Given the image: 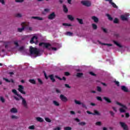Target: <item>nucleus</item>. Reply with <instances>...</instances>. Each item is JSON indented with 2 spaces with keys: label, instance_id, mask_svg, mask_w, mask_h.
<instances>
[{
  "label": "nucleus",
  "instance_id": "2eb2a0df",
  "mask_svg": "<svg viewBox=\"0 0 130 130\" xmlns=\"http://www.w3.org/2000/svg\"><path fill=\"white\" fill-rule=\"evenodd\" d=\"M49 78H50L51 81L52 82V83H54L55 82V79H54V77L53 76V75H50L49 76Z\"/></svg>",
  "mask_w": 130,
  "mask_h": 130
},
{
  "label": "nucleus",
  "instance_id": "bf43d9fd",
  "mask_svg": "<svg viewBox=\"0 0 130 130\" xmlns=\"http://www.w3.org/2000/svg\"><path fill=\"white\" fill-rule=\"evenodd\" d=\"M125 117H126V118H128V117H129V113H125Z\"/></svg>",
  "mask_w": 130,
  "mask_h": 130
},
{
  "label": "nucleus",
  "instance_id": "c85d7f7f",
  "mask_svg": "<svg viewBox=\"0 0 130 130\" xmlns=\"http://www.w3.org/2000/svg\"><path fill=\"white\" fill-rule=\"evenodd\" d=\"M74 102L75 104H77L78 105H81L82 104V103L80 101H77V100H75Z\"/></svg>",
  "mask_w": 130,
  "mask_h": 130
},
{
  "label": "nucleus",
  "instance_id": "9b49d317",
  "mask_svg": "<svg viewBox=\"0 0 130 130\" xmlns=\"http://www.w3.org/2000/svg\"><path fill=\"white\" fill-rule=\"evenodd\" d=\"M21 25H22V28H18L17 29L18 32H22L24 29H25V25H26V23L25 22H22Z\"/></svg>",
  "mask_w": 130,
  "mask_h": 130
},
{
  "label": "nucleus",
  "instance_id": "cd10ccee",
  "mask_svg": "<svg viewBox=\"0 0 130 130\" xmlns=\"http://www.w3.org/2000/svg\"><path fill=\"white\" fill-rule=\"evenodd\" d=\"M106 16H107V17H108V18L110 21H112V20H113V18H112L111 17V16H110V15H109V14H107Z\"/></svg>",
  "mask_w": 130,
  "mask_h": 130
},
{
  "label": "nucleus",
  "instance_id": "412c9836",
  "mask_svg": "<svg viewBox=\"0 0 130 130\" xmlns=\"http://www.w3.org/2000/svg\"><path fill=\"white\" fill-rule=\"evenodd\" d=\"M113 42L114 43V44H115V45H117V46H118V47H120V48H121V47H122V46H121L120 44L118 43L116 41H113Z\"/></svg>",
  "mask_w": 130,
  "mask_h": 130
},
{
  "label": "nucleus",
  "instance_id": "aec40b11",
  "mask_svg": "<svg viewBox=\"0 0 130 130\" xmlns=\"http://www.w3.org/2000/svg\"><path fill=\"white\" fill-rule=\"evenodd\" d=\"M110 5H112V7H113L115 9H117V6H116V4L115 3L112 2L111 0L110 1Z\"/></svg>",
  "mask_w": 130,
  "mask_h": 130
},
{
  "label": "nucleus",
  "instance_id": "393cba45",
  "mask_svg": "<svg viewBox=\"0 0 130 130\" xmlns=\"http://www.w3.org/2000/svg\"><path fill=\"white\" fill-rule=\"evenodd\" d=\"M121 19L122 21H127V17L124 15H121Z\"/></svg>",
  "mask_w": 130,
  "mask_h": 130
},
{
  "label": "nucleus",
  "instance_id": "680f3d73",
  "mask_svg": "<svg viewBox=\"0 0 130 130\" xmlns=\"http://www.w3.org/2000/svg\"><path fill=\"white\" fill-rule=\"evenodd\" d=\"M67 35H69V36H72V35L73 34V33H72L71 32L68 31L67 32Z\"/></svg>",
  "mask_w": 130,
  "mask_h": 130
},
{
  "label": "nucleus",
  "instance_id": "ddd939ff",
  "mask_svg": "<svg viewBox=\"0 0 130 130\" xmlns=\"http://www.w3.org/2000/svg\"><path fill=\"white\" fill-rule=\"evenodd\" d=\"M31 19H35L36 20H38L39 21H42L43 18L42 17H40L38 16H32Z\"/></svg>",
  "mask_w": 130,
  "mask_h": 130
},
{
  "label": "nucleus",
  "instance_id": "603ef678",
  "mask_svg": "<svg viewBox=\"0 0 130 130\" xmlns=\"http://www.w3.org/2000/svg\"><path fill=\"white\" fill-rule=\"evenodd\" d=\"M70 114H71L72 115H75V114H76V112H75V111H71Z\"/></svg>",
  "mask_w": 130,
  "mask_h": 130
},
{
  "label": "nucleus",
  "instance_id": "8fccbe9b",
  "mask_svg": "<svg viewBox=\"0 0 130 130\" xmlns=\"http://www.w3.org/2000/svg\"><path fill=\"white\" fill-rule=\"evenodd\" d=\"M16 17H17V18H21V17H22V15L18 13L16 15Z\"/></svg>",
  "mask_w": 130,
  "mask_h": 130
},
{
  "label": "nucleus",
  "instance_id": "de8ad7c7",
  "mask_svg": "<svg viewBox=\"0 0 130 130\" xmlns=\"http://www.w3.org/2000/svg\"><path fill=\"white\" fill-rule=\"evenodd\" d=\"M38 81L41 85H42V84H43V82H42V80H41V79L39 78V79H38Z\"/></svg>",
  "mask_w": 130,
  "mask_h": 130
},
{
  "label": "nucleus",
  "instance_id": "dca6fc26",
  "mask_svg": "<svg viewBox=\"0 0 130 130\" xmlns=\"http://www.w3.org/2000/svg\"><path fill=\"white\" fill-rule=\"evenodd\" d=\"M10 112L11 113H17V112H18V110H17L16 108H13L10 110Z\"/></svg>",
  "mask_w": 130,
  "mask_h": 130
},
{
  "label": "nucleus",
  "instance_id": "13d9d810",
  "mask_svg": "<svg viewBox=\"0 0 130 130\" xmlns=\"http://www.w3.org/2000/svg\"><path fill=\"white\" fill-rule=\"evenodd\" d=\"M14 98L15 99V100H16V101H20V99L18 97L14 96Z\"/></svg>",
  "mask_w": 130,
  "mask_h": 130
},
{
  "label": "nucleus",
  "instance_id": "473e14b6",
  "mask_svg": "<svg viewBox=\"0 0 130 130\" xmlns=\"http://www.w3.org/2000/svg\"><path fill=\"white\" fill-rule=\"evenodd\" d=\"M63 26H68V27H71L72 24H69V23H62Z\"/></svg>",
  "mask_w": 130,
  "mask_h": 130
},
{
  "label": "nucleus",
  "instance_id": "052dcab7",
  "mask_svg": "<svg viewBox=\"0 0 130 130\" xmlns=\"http://www.w3.org/2000/svg\"><path fill=\"white\" fill-rule=\"evenodd\" d=\"M0 3H2L3 5L6 4V3L5 2V0H0Z\"/></svg>",
  "mask_w": 130,
  "mask_h": 130
},
{
  "label": "nucleus",
  "instance_id": "423d86ee",
  "mask_svg": "<svg viewBox=\"0 0 130 130\" xmlns=\"http://www.w3.org/2000/svg\"><path fill=\"white\" fill-rule=\"evenodd\" d=\"M18 90L19 92L23 94V95H26V92L24 91V86L21 85H18Z\"/></svg>",
  "mask_w": 130,
  "mask_h": 130
},
{
  "label": "nucleus",
  "instance_id": "c9c22d12",
  "mask_svg": "<svg viewBox=\"0 0 130 130\" xmlns=\"http://www.w3.org/2000/svg\"><path fill=\"white\" fill-rule=\"evenodd\" d=\"M92 26L94 30H96L97 29V25H96L95 24L93 23L92 24Z\"/></svg>",
  "mask_w": 130,
  "mask_h": 130
},
{
  "label": "nucleus",
  "instance_id": "e433bc0d",
  "mask_svg": "<svg viewBox=\"0 0 130 130\" xmlns=\"http://www.w3.org/2000/svg\"><path fill=\"white\" fill-rule=\"evenodd\" d=\"M96 88H97V91H98V92H102V88L101 87H100V86H97Z\"/></svg>",
  "mask_w": 130,
  "mask_h": 130
},
{
  "label": "nucleus",
  "instance_id": "e2e57ef3",
  "mask_svg": "<svg viewBox=\"0 0 130 130\" xmlns=\"http://www.w3.org/2000/svg\"><path fill=\"white\" fill-rule=\"evenodd\" d=\"M90 75H91V76H96V74H95L94 73L92 72H89Z\"/></svg>",
  "mask_w": 130,
  "mask_h": 130
},
{
  "label": "nucleus",
  "instance_id": "20e7f679",
  "mask_svg": "<svg viewBox=\"0 0 130 130\" xmlns=\"http://www.w3.org/2000/svg\"><path fill=\"white\" fill-rule=\"evenodd\" d=\"M39 46H43V47H45V48H47V49H49V50H50L51 49V44L48 43H44V42H41L39 44Z\"/></svg>",
  "mask_w": 130,
  "mask_h": 130
},
{
  "label": "nucleus",
  "instance_id": "864d4df0",
  "mask_svg": "<svg viewBox=\"0 0 130 130\" xmlns=\"http://www.w3.org/2000/svg\"><path fill=\"white\" fill-rule=\"evenodd\" d=\"M15 2L16 3H23V2H24V0H15Z\"/></svg>",
  "mask_w": 130,
  "mask_h": 130
},
{
  "label": "nucleus",
  "instance_id": "ea45409f",
  "mask_svg": "<svg viewBox=\"0 0 130 130\" xmlns=\"http://www.w3.org/2000/svg\"><path fill=\"white\" fill-rule=\"evenodd\" d=\"M78 124H79V125H86V122H80L78 123Z\"/></svg>",
  "mask_w": 130,
  "mask_h": 130
},
{
  "label": "nucleus",
  "instance_id": "09e8293b",
  "mask_svg": "<svg viewBox=\"0 0 130 130\" xmlns=\"http://www.w3.org/2000/svg\"><path fill=\"white\" fill-rule=\"evenodd\" d=\"M43 73L45 76V78L47 79H48V77H47V75L46 74V72H45V71H43Z\"/></svg>",
  "mask_w": 130,
  "mask_h": 130
},
{
  "label": "nucleus",
  "instance_id": "79ce46f5",
  "mask_svg": "<svg viewBox=\"0 0 130 130\" xmlns=\"http://www.w3.org/2000/svg\"><path fill=\"white\" fill-rule=\"evenodd\" d=\"M64 130H72V127L70 126H67L64 128Z\"/></svg>",
  "mask_w": 130,
  "mask_h": 130
},
{
  "label": "nucleus",
  "instance_id": "9d476101",
  "mask_svg": "<svg viewBox=\"0 0 130 130\" xmlns=\"http://www.w3.org/2000/svg\"><path fill=\"white\" fill-rule=\"evenodd\" d=\"M60 99H61V101L63 102H67V101H68V98L62 94L60 95Z\"/></svg>",
  "mask_w": 130,
  "mask_h": 130
},
{
  "label": "nucleus",
  "instance_id": "338daca9",
  "mask_svg": "<svg viewBox=\"0 0 130 130\" xmlns=\"http://www.w3.org/2000/svg\"><path fill=\"white\" fill-rule=\"evenodd\" d=\"M19 50H20V51H21V50H24V47H20L19 48Z\"/></svg>",
  "mask_w": 130,
  "mask_h": 130
},
{
  "label": "nucleus",
  "instance_id": "4c0bfd02",
  "mask_svg": "<svg viewBox=\"0 0 130 130\" xmlns=\"http://www.w3.org/2000/svg\"><path fill=\"white\" fill-rule=\"evenodd\" d=\"M45 120H46L47 122H51V120H50V119H49V118L48 117H46L45 118Z\"/></svg>",
  "mask_w": 130,
  "mask_h": 130
},
{
  "label": "nucleus",
  "instance_id": "49530a36",
  "mask_svg": "<svg viewBox=\"0 0 130 130\" xmlns=\"http://www.w3.org/2000/svg\"><path fill=\"white\" fill-rule=\"evenodd\" d=\"M96 99L99 100V101L102 102V98H101V96H97Z\"/></svg>",
  "mask_w": 130,
  "mask_h": 130
},
{
  "label": "nucleus",
  "instance_id": "f03ea898",
  "mask_svg": "<svg viewBox=\"0 0 130 130\" xmlns=\"http://www.w3.org/2000/svg\"><path fill=\"white\" fill-rule=\"evenodd\" d=\"M29 52L30 54H35L36 55L38 56L39 55V50L37 48H34L32 46L29 47Z\"/></svg>",
  "mask_w": 130,
  "mask_h": 130
},
{
  "label": "nucleus",
  "instance_id": "5fc2aeb1",
  "mask_svg": "<svg viewBox=\"0 0 130 130\" xmlns=\"http://www.w3.org/2000/svg\"><path fill=\"white\" fill-rule=\"evenodd\" d=\"M64 86H65V87H66V88H68L69 89H71V86H70V85L69 84H65Z\"/></svg>",
  "mask_w": 130,
  "mask_h": 130
},
{
  "label": "nucleus",
  "instance_id": "a19ab883",
  "mask_svg": "<svg viewBox=\"0 0 130 130\" xmlns=\"http://www.w3.org/2000/svg\"><path fill=\"white\" fill-rule=\"evenodd\" d=\"M113 22L114 24H117L118 23V19L117 18H115Z\"/></svg>",
  "mask_w": 130,
  "mask_h": 130
},
{
  "label": "nucleus",
  "instance_id": "6e6552de",
  "mask_svg": "<svg viewBox=\"0 0 130 130\" xmlns=\"http://www.w3.org/2000/svg\"><path fill=\"white\" fill-rule=\"evenodd\" d=\"M120 124L124 130H128V127H127V125L125 124V123L120 122Z\"/></svg>",
  "mask_w": 130,
  "mask_h": 130
},
{
  "label": "nucleus",
  "instance_id": "69168bd1",
  "mask_svg": "<svg viewBox=\"0 0 130 130\" xmlns=\"http://www.w3.org/2000/svg\"><path fill=\"white\" fill-rule=\"evenodd\" d=\"M110 114H111V115L112 116H114V113L113 112L110 111Z\"/></svg>",
  "mask_w": 130,
  "mask_h": 130
},
{
  "label": "nucleus",
  "instance_id": "bb28decb",
  "mask_svg": "<svg viewBox=\"0 0 130 130\" xmlns=\"http://www.w3.org/2000/svg\"><path fill=\"white\" fill-rule=\"evenodd\" d=\"M92 114L93 115H100V113L98 111L95 110L94 111V113H93Z\"/></svg>",
  "mask_w": 130,
  "mask_h": 130
},
{
  "label": "nucleus",
  "instance_id": "b1692460",
  "mask_svg": "<svg viewBox=\"0 0 130 130\" xmlns=\"http://www.w3.org/2000/svg\"><path fill=\"white\" fill-rule=\"evenodd\" d=\"M67 17H68L69 20H70V21H74V20H75V18H74V17H73V16H72L71 15H68Z\"/></svg>",
  "mask_w": 130,
  "mask_h": 130
},
{
  "label": "nucleus",
  "instance_id": "c756f323",
  "mask_svg": "<svg viewBox=\"0 0 130 130\" xmlns=\"http://www.w3.org/2000/svg\"><path fill=\"white\" fill-rule=\"evenodd\" d=\"M100 44H102V45H107V46H112V44H111L103 43L101 42H100Z\"/></svg>",
  "mask_w": 130,
  "mask_h": 130
},
{
  "label": "nucleus",
  "instance_id": "774afa93",
  "mask_svg": "<svg viewBox=\"0 0 130 130\" xmlns=\"http://www.w3.org/2000/svg\"><path fill=\"white\" fill-rule=\"evenodd\" d=\"M60 129H61L60 127H57L54 129V130H60Z\"/></svg>",
  "mask_w": 130,
  "mask_h": 130
},
{
  "label": "nucleus",
  "instance_id": "f3484780",
  "mask_svg": "<svg viewBox=\"0 0 130 130\" xmlns=\"http://www.w3.org/2000/svg\"><path fill=\"white\" fill-rule=\"evenodd\" d=\"M63 11L64 13H68L69 12V9L65 5H63Z\"/></svg>",
  "mask_w": 130,
  "mask_h": 130
},
{
  "label": "nucleus",
  "instance_id": "c03bdc74",
  "mask_svg": "<svg viewBox=\"0 0 130 130\" xmlns=\"http://www.w3.org/2000/svg\"><path fill=\"white\" fill-rule=\"evenodd\" d=\"M101 29L103 30V31L105 32V33H107V30L106 29V28H104L103 27H101Z\"/></svg>",
  "mask_w": 130,
  "mask_h": 130
},
{
  "label": "nucleus",
  "instance_id": "37998d69",
  "mask_svg": "<svg viewBox=\"0 0 130 130\" xmlns=\"http://www.w3.org/2000/svg\"><path fill=\"white\" fill-rule=\"evenodd\" d=\"M81 105H82V107L83 108H85V109H87V106H86V105H85V104H84V103H81Z\"/></svg>",
  "mask_w": 130,
  "mask_h": 130
},
{
  "label": "nucleus",
  "instance_id": "4468645a",
  "mask_svg": "<svg viewBox=\"0 0 130 130\" xmlns=\"http://www.w3.org/2000/svg\"><path fill=\"white\" fill-rule=\"evenodd\" d=\"M91 19L94 21V22H95V23H98L99 21V19L96 16H92Z\"/></svg>",
  "mask_w": 130,
  "mask_h": 130
},
{
  "label": "nucleus",
  "instance_id": "2f4dec72",
  "mask_svg": "<svg viewBox=\"0 0 130 130\" xmlns=\"http://www.w3.org/2000/svg\"><path fill=\"white\" fill-rule=\"evenodd\" d=\"M29 82L31 83V84H36V81L34 79H29Z\"/></svg>",
  "mask_w": 130,
  "mask_h": 130
},
{
  "label": "nucleus",
  "instance_id": "a211bd4d",
  "mask_svg": "<svg viewBox=\"0 0 130 130\" xmlns=\"http://www.w3.org/2000/svg\"><path fill=\"white\" fill-rule=\"evenodd\" d=\"M84 76V74L83 73H77L76 74L77 78H82Z\"/></svg>",
  "mask_w": 130,
  "mask_h": 130
},
{
  "label": "nucleus",
  "instance_id": "a878e982",
  "mask_svg": "<svg viewBox=\"0 0 130 130\" xmlns=\"http://www.w3.org/2000/svg\"><path fill=\"white\" fill-rule=\"evenodd\" d=\"M4 80H5V81H6V82H7V83H14V80L13 79H11V80H9V79H7V78H4Z\"/></svg>",
  "mask_w": 130,
  "mask_h": 130
},
{
  "label": "nucleus",
  "instance_id": "6e6d98bb",
  "mask_svg": "<svg viewBox=\"0 0 130 130\" xmlns=\"http://www.w3.org/2000/svg\"><path fill=\"white\" fill-rule=\"evenodd\" d=\"M55 78H56V79H58V80H59L60 81L62 80V79L61 78H60V77L57 76V75H55Z\"/></svg>",
  "mask_w": 130,
  "mask_h": 130
},
{
  "label": "nucleus",
  "instance_id": "0e129e2a",
  "mask_svg": "<svg viewBox=\"0 0 130 130\" xmlns=\"http://www.w3.org/2000/svg\"><path fill=\"white\" fill-rule=\"evenodd\" d=\"M8 43H9V42L5 43V48H8V47H9Z\"/></svg>",
  "mask_w": 130,
  "mask_h": 130
},
{
  "label": "nucleus",
  "instance_id": "5701e85b",
  "mask_svg": "<svg viewBox=\"0 0 130 130\" xmlns=\"http://www.w3.org/2000/svg\"><path fill=\"white\" fill-rule=\"evenodd\" d=\"M76 20L78 21V22L81 25H83L84 24V22L83 21V19H80V18H76Z\"/></svg>",
  "mask_w": 130,
  "mask_h": 130
},
{
  "label": "nucleus",
  "instance_id": "a18cd8bd",
  "mask_svg": "<svg viewBox=\"0 0 130 130\" xmlns=\"http://www.w3.org/2000/svg\"><path fill=\"white\" fill-rule=\"evenodd\" d=\"M14 44L16 46V47L19 46V43L17 41H14Z\"/></svg>",
  "mask_w": 130,
  "mask_h": 130
},
{
  "label": "nucleus",
  "instance_id": "7c9ffc66",
  "mask_svg": "<svg viewBox=\"0 0 130 130\" xmlns=\"http://www.w3.org/2000/svg\"><path fill=\"white\" fill-rule=\"evenodd\" d=\"M53 104L54 105H55V106H58L59 105V103H58V102H57L56 101H53Z\"/></svg>",
  "mask_w": 130,
  "mask_h": 130
},
{
  "label": "nucleus",
  "instance_id": "7ed1b4c3",
  "mask_svg": "<svg viewBox=\"0 0 130 130\" xmlns=\"http://www.w3.org/2000/svg\"><path fill=\"white\" fill-rule=\"evenodd\" d=\"M116 104L122 107L119 109V111L121 112V113H124V112H125V110L127 109V107L125 105H124L118 102H116Z\"/></svg>",
  "mask_w": 130,
  "mask_h": 130
},
{
  "label": "nucleus",
  "instance_id": "39448f33",
  "mask_svg": "<svg viewBox=\"0 0 130 130\" xmlns=\"http://www.w3.org/2000/svg\"><path fill=\"white\" fill-rule=\"evenodd\" d=\"M37 39H38V37L34 36L31 39V40L30 41V43H31V44H33L34 43H35V44H37V43H38V40H37Z\"/></svg>",
  "mask_w": 130,
  "mask_h": 130
},
{
  "label": "nucleus",
  "instance_id": "0eeeda50",
  "mask_svg": "<svg viewBox=\"0 0 130 130\" xmlns=\"http://www.w3.org/2000/svg\"><path fill=\"white\" fill-rule=\"evenodd\" d=\"M55 17H56L55 13L52 12L48 16V18L49 20H53V19H55Z\"/></svg>",
  "mask_w": 130,
  "mask_h": 130
},
{
  "label": "nucleus",
  "instance_id": "72a5a7b5",
  "mask_svg": "<svg viewBox=\"0 0 130 130\" xmlns=\"http://www.w3.org/2000/svg\"><path fill=\"white\" fill-rule=\"evenodd\" d=\"M0 100L2 102V103H5V102H6V100H5V99L3 96L0 97Z\"/></svg>",
  "mask_w": 130,
  "mask_h": 130
},
{
  "label": "nucleus",
  "instance_id": "58836bf2",
  "mask_svg": "<svg viewBox=\"0 0 130 130\" xmlns=\"http://www.w3.org/2000/svg\"><path fill=\"white\" fill-rule=\"evenodd\" d=\"M29 129H35V126L34 125H32L31 126H29L28 127Z\"/></svg>",
  "mask_w": 130,
  "mask_h": 130
},
{
  "label": "nucleus",
  "instance_id": "f8f14e48",
  "mask_svg": "<svg viewBox=\"0 0 130 130\" xmlns=\"http://www.w3.org/2000/svg\"><path fill=\"white\" fill-rule=\"evenodd\" d=\"M121 89L122 91H123V92H125L126 93H127L128 92V89L126 88L125 86H121Z\"/></svg>",
  "mask_w": 130,
  "mask_h": 130
},
{
  "label": "nucleus",
  "instance_id": "3c124183",
  "mask_svg": "<svg viewBox=\"0 0 130 130\" xmlns=\"http://www.w3.org/2000/svg\"><path fill=\"white\" fill-rule=\"evenodd\" d=\"M96 125H101L102 123L101 121H98L95 123Z\"/></svg>",
  "mask_w": 130,
  "mask_h": 130
},
{
  "label": "nucleus",
  "instance_id": "f257e3e1",
  "mask_svg": "<svg viewBox=\"0 0 130 130\" xmlns=\"http://www.w3.org/2000/svg\"><path fill=\"white\" fill-rule=\"evenodd\" d=\"M12 92L15 94V95H17L18 98L22 100V104L25 108H28V106H27V102L26 100L23 98L21 94H18V91L16 89H12Z\"/></svg>",
  "mask_w": 130,
  "mask_h": 130
},
{
  "label": "nucleus",
  "instance_id": "1a4fd4ad",
  "mask_svg": "<svg viewBox=\"0 0 130 130\" xmlns=\"http://www.w3.org/2000/svg\"><path fill=\"white\" fill-rule=\"evenodd\" d=\"M81 4L86 7H90L91 6V3L89 1H82Z\"/></svg>",
  "mask_w": 130,
  "mask_h": 130
},
{
  "label": "nucleus",
  "instance_id": "f704fd0d",
  "mask_svg": "<svg viewBox=\"0 0 130 130\" xmlns=\"http://www.w3.org/2000/svg\"><path fill=\"white\" fill-rule=\"evenodd\" d=\"M11 118L12 119H18L19 118V117L15 115H12Z\"/></svg>",
  "mask_w": 130,
  "mask_h": 130
},
{
  "label": "nucleus",
  "instance_id": "6ab92c4d",
  "mask_svg": "<svg viewBox=\"0 0 130 130\" xmlns=\"http://www.w3.org/2000/svg\"><path fill=\"white\" fill-rule=\"evenodd\" d=\"M36 120L39 122H43L44 121V120H43V119L40 117H37Z\"/></svg>",
  "mask_w": 130,
  "mask_h": 130
},
{
  "label": "nucleus",
  "instance_id": "4be33fe9",
  "mask_svg": "<svg viewBox=\"0 0 130 130\" xmlns=\"http://www.w3.org/2000/svg\"><path fill=\"white\" fill-rule=\"evenodd\" d=\"M103 99L106 101L108 103H111V100L107 97H104Z\"/></svg>",
  "mask_w": 130,
  "mask_h": 130
},
{
  "label": "nucleus",
  "instance_id": "4d7b16f0",
  "mask_svg": "<svg viewBox=\"0 0 130 130\" xmlns=\"http://www.w3.org/2000/svg\"><path fill=\"white\" fill-rule=\"evenodd\" d=\"M64 75L68 77V76H70V75H71V74H70L69 72H66L64 73Z\"/></svg>",
  "mask_w": 130,
  "mask_h": 130
}]
</instances>
